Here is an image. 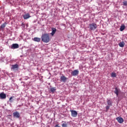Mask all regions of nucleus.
<instances>
[{
    "mask_svg": "<svg viewBox=\"0 0 127 127\" xmlns=\"http://www.w3.org/2000/svg\"><path fill=\"white\" fill-rule=\"evenodd\" d=\"M42 41L45 42V43H48L50 41V38L49 37V34H44L41 37Z\"/></svg>",
    "mask_w": 127,
    "mask_h": 127,
    "instance_id": "obj_1",
    "label": "nucleus"
},
{
    "mask_svg": "<svg viewBox=\"0 0 127 127\" xmlns=\"http://www.w3.org/2000/svg\"><path fill=\"white\" fill-rule=\"evenodd\" d=\"M97 27H98V26L95 23L89 24V29L90 30H95V29H97Z\"/></svg>",
    "mask_w": 127,
    "mask_h": 127,
    "instance_id": "obj_2",
    "label": "nucleus"
},
{
    "mask_svg": "<svg viewBox=\"0 0 127 127\" xmlns=\"http://www.w3.org/2000/svg\"><path fill=\"white\" fill-rule=\"evenodd\" d=\"M13 117L16 119H19V118H20V114L18 112L16 111L13 113Z\"/></svg>",
    "mask_w": 127,
    "mask_h": 127,
    "instance_id": "obj_3",
    "label": "nucleus"
},
{
    "mask_svg": "<svg viewBox=\"0 0 127 127\" xmlns=\"http://www.w3.org/2000/svg\"><path fill=\"white\" fill-rule=\"evenodd\" d=\"M70 112L71 113V117L73 118H76L78 116V113L75 110H70Z\"/></svg>",
    "mask_w": 127,
    "mask_h": 127,
    "instance_id": "obj_4",
    "label": "nucleus"
},
{
    "mask_svg": "<svg viewBox=\"0 0 127 127\" xmlns=\"http://www.w3.org/2000/svg\"><path fill=\"white\" fill-rule=\"evenodd\" d=\"M71 74L72 76H77V75L79 74V70L75 69V70L72 71L71 72Z\"/></svg>",
    "mask_w": 127,
    "mask_h": 127,
    "instance_id": "obj_5",
    "label": "nucleus"
},
{
    "mask_svg": "<svg viewBox=\"0 0 127 127\" xmlns=\"http://www.w3.org/2000/svg\"><path fill=\"white\" fill-rule=\"evenodd\" d=\"M116 120L119 124H123L124 123V119L121 117H117Z\"/></svg>",
    "mask_w": 127,
    "mask_h": 127,
    "instance_id": "obj_6",
    "label": "nucleus"
},
{
    "mask_svg": "<svg viewBox=\"0 0 127 127\" xmlns=\"http://www.w3.org/2000/svg\"><path fill=\"white\" fill-rule=\"evenodd\" d=\"M11 48V49H17V48H19V45L18 44H13Z\"/></svg>",
    "mask_w": 127,
    "mask_h": 127,
    "instance_id": "obj_7",
    "label": "nucleus"
},
{
    "mask_svg": "<svg viewBox=\"0 0 127 127\" xmlns=\"http://www.w3.org/2000/svg\"><path fill=\"white\" fill-rule=\"evenodd\" d=\"M23 17L24 19H28L30 17H31V16L29 14V13L25 14V15H23Z\"/></svg>",
    "mask_w": 127,
    "mask_h": 127,
    "instance_id": "obj_8",
    "label": "nucleus"
},
{
    "mask_svg": "<svg viewBox=\"0 0 127 127\" xmlns=\"http://www.w3.org/2000/svg\"><path fill=\"white\" fill-rule=\"evenodd\" d=\"M63 124L62 125V127H68V122L65 121H62Z\"/></svg>",
    "mask_w": 127,
    "mask_h": 127,
    "instance_id": "obj_9",
    "label": "nucleus"
},
{
    "mask_svg": "<svg viewBox=\"0 0 127 127\" xmlns=\"http://www.w3.org/2000/svg\"><path fill=\"white\" fill-rule=\"evenodd\" d=\"M56 90H57L56 87H51L50 88V93H52V94H54Z\"/></svg>",
    "mask_w": 127,
    "mask_h": 127,
    "instance_id": "obj_10",
    "label": "nucleus"
},
{
    "mask_svg": "<svg viewBox=\"0 0 127 127\" xmlns=\"http://www.w3.org/2000/svg\"><path fill=\"white\" fill-rule=\"evenodd\" d=\"M0 98L1 99H5L6 98V95L3 93H1L0 94Z\"/></svg>",
    "mask_w": 127,
    "mask_h": 127,
    "instance_id": "obj_11",
    "label": "nucleus"
},
{
    "mask_svg": "<svg viewBox=\"0 0 127 127\" xmlns=\"http://www.w3.org/2000/svg\"><path fill=\"white\" fill-rule=\"evenodd\" d=\"M114 93L115 94H116V95H117V96L118 97L119 96V93H120V89L116 87L115 90L114 91Z\"/></svg>",
    "mask_w": 127,
    "mask_h": 127,
    "instance_id": "obj_12",
    "label": "nucleus"
},
{
    "mask_svg": "<svg viewBox=\"0 0 127 127\" xmlns=\"http://www.w3.org/2000/svg\"><path fill=\"white\" fill-rule=\"evenodd\" d=\"M52 33H51V35L52 36H53V35H54V34H55V33H56V28H52Z\"/></svg>",
    "mask_w": 127,
    "mask_h": 127,
    "instance_id": "obj_13",
    "label": "nucleus"
},
{
    "mask_svg": "<svg viewBox=\"0 0 127 127\" xmlns=\"http://www.w3.org/2000/svg\"><path fill=\"white\" fill-rule=\"evenodd\" d=\"M19 65L17 64H13L11 67V69H13L14 70V69H17L18 68Z\"/></svg>",
    "mask_w": 127,
    "mask_h": 127,
    "instance_id": "obj_14",
    "label": "nucleus"
},
{
    "mask_svg": "<svg viewBox=\"0 0 127 127\" xmlns=\"http://www.w3.org/2000/svg\"><path fill=\"white\" fill-rule=\"evenodd\" d=\"M33 40L34 41H35L36 42H40V40H41V39L40 38H38V37H35Z\"/></svg>",
    "mask_w": 127,
    "mask_h": 127,
    "instance_id": "obj_15",
    "label": "nucleus"
},
{
    "mask_svg": "<svg viewBox=\"0 0 127 127\" xmlns=\"http://www.w3.org/2000/svg\"><path fill=\"white\" fill-rule=\"evenodd\" d=\"M7 24V23L5 22L4 23L2 24L0 26V28L1 29H3L5 26H6V25Z\"/></svg>",
    "mask_w": 127,
    "mask_h": 127,
    "instance_id": "obj_16",
    "label": "nucleus"
},
{
    "mask_svg": "<svg viewBox=\"0 0 127 127\" xmlns=\"http://www.w3.org/2000/svg\"><path fill=\"white\" fill-rule=\"evenodd\" d=\"M107 103L108 106H112V100L111 99H107Z\"/></svg>",
    "mask_w": 127,
    "mask_h": 127,
    "instance_id": "obj_17",
    "label": "nucleus"
},
{
    "mask_svg": "<svg viewBox=\"0 0 127 127\" xmlns=\"http://www.w3.org/2000/svg\"><path fill=\"white\" fill-rule=\"evenodd\" d=\"M126 28V26L125 25H122L120 27V31H124Z\"/></svg>",
    "mask_w": 127,
    "mask_h": 127,
    "instance_id": "obj_18",
    "label": "nucleus"
},
{
    "mask_svg": "<svg viewBox=\"0 0 127 127\" xmlns=\"http://www.w3.org/2000/svg\"><path fill=\"white\" fill-rule=\"evenodd\" d=\"M119 45L120 47H124V46H125V42H120L119 44Z\"/></svg>",
    "mask_w": 127,
    "mask_h": 127,
    "instance_id": "obj_19",
    "label": "nucleus"
},
{
    "mask_svg": "<svg viewBox=\"0 0 127 127\" xmlns=\"http://www.w3.org/2000/svg\"><path fill=\"white\" fill-rule=\"evenodd\" d=\"M67 79L65 76L63 75L61 77V80H66Z\"/></svg>",
    "mask_w": 127,
    "mask_h": 127,
    "instance_id": "obj_20",
    "label": "nucleus"
},
{
    "mask_svg": "<svg viewBox=\"0 0 127 127\" xmlns=\"http://www.w3.org/2000/svg\"><path fill=\"white\" fill-rule=\"evenodd\" d=\"M14 98V96H12L11 97H10L9 99V102H10V103H12V98Z\"/></svg>",
    "mask_w": 127,
    "mask_h": 127,
    "instance_id": "obj_21",
    "label": "nucleus"
},
{
    "mask_svg": "<svg viewBox=\"0 0 127 127\" xmlns=\"http://www.w3.org/2000/svg\"><path fill=\"white\" fill-rule=\"evenodd\" d=\"M111 76H112V77H116L117 75L116 74V73L112 72V74H111Z\"/></svg>",
    "mask_w": 127,
    "mask_h": 127,
    "instance_id": "obj_22",
    "label": "nucleus"
},
{
    "mask_svg": "<svg viewBox=\"0 0 127 127\" xmlns=\"http://www.w3.org/2000/svg\"><path fill=\"white\" fill-rule=\"evenodd\" d=\"M123 5H125V6H127V1H124L123 2Z\"/></svg>",
    "mask_w": 127,
    "mask_h": 127,
    "instance_id": "obj_23",
    "label": "nucleus"
},
{
    "mask_svg": "<svg viewBox=\"0 0 127 127\" xmlns=\"http://www.w3.org/2000/svg\"><path fill=\"white\" fill-rule=\"evenodd\" d=\"M106 110H109V109H110V106H106Z\"/></svg>",
    "mask_w": 127,
    "mask_h": 127,
    "instance_id": "obj_24",
    "label": "nucleus"
},
{
    "mask_svg": "<svg viewBox=\"0 0 127 127\" xmlns=\"http://www.w3.org/2000/svg\"><path fill=\"white\" fill-rule=\"evenodd\" d=\"M55 127H61L60 126H59V125H57L55 126Z\"/></svg>",
    "mask_w": 127,
    "mask_h": 127,
    "instance_id": "obj_25",
    "label": "nucleus"
},
{
    "mask_svg": "<svg viewBox=\"0 0 127 127\" xmlns=\"http://www.w3.org/2000/svg\"><path fill=\"white\" fill-rule=\"evenodd\" d=\"M22 26H24V24L23 23L22 24Z\"/></svg>",
    "mask_w": 127,
    "mask_h": 127,
    "instance_id": "obj_26",
    "label": "nucleus"
},
{
    "mask_svg": "<svg viewBox=\"0 0 127 127\" xmlns=\"http://www.w3.org/2000/svg\"><path fill=\"white\" fill-rule=\"evenodd\" d=\"M63 82H65V80H63Z\"/></svg>",
    "mask_w": 127,
    "mask_h": 127,
    "instance_id": "obj_27",
    "label": "nucleus"
}]
</instances>
